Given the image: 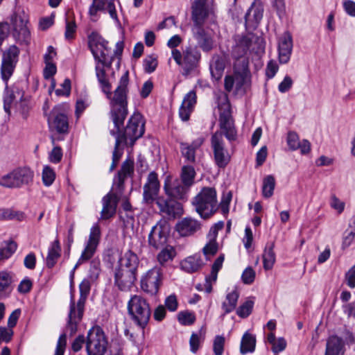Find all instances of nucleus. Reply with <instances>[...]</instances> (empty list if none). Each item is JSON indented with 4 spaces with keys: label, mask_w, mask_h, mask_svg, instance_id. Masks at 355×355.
Returning <instances> with one entry per match:
<instances>
[{
    "label": "nucleus",
    "mask_w": 355,
    "mask_h": 355,
    "mask_svg": "<svg viewBox=\"0 0 355 355\" xmlns=\"http://www.w3.org/2000/svg\"><path fill=\"white\" fill-rule=\"evenodd\" d=\"M129 72L126 71L121 77L118 86L114 91V96L110 102V115L114 125V129L110 130V134L115 139H123L122 143L126 144L129 141L130 145H134L135 141L142 137L144 133V121L139 113L134 114L128 120L124 130H121L128 115Z\"/></svg>",
    "instance_id": "1"
},
{
    "label": "nucleus",
    "mask_w": 355,
    "mask_h": 355,
    "mask_svg": "<svg viewBox=\"0 0 355 355\" xmlns=\"http://www.w3.org/2000/svg\"><path fill=\"white\" fill-rule=\"evenodd\" d=\"M143 198L147 204H152L155 201L159 211L168 218H175L182 214V206L178 200L163 196L157 197L159 191V182L157 174L152 171L147 178V182L144 185Z\"/></svg>",
    "instance_id": "2"
},
{
    "label": "nucleus",
    "mask_w": 355,
    "mask_h": 355,
    "mask_svg": "<svg viewBox=\"0 0 355 355\" xmlns=\"http://www.w3.org/2000/svg\"><path fill=\"white\" fill-rule=\"evenodd\" d=\"M255 36L253 34L236 35L232 47L231 56L234 60V70L236 76L241 79V85L245 84L250 77L249 70L250 48Z\"/></svg>",
    "instance_id": "3"
},
{
    "label": "nucleus",
    "mask_w": 355,
    "mask_h": 355,
    "mask_svg": "<svg viewBox=\"0 0 355 355\" xmlns=\"http://www.w3.org/2000/svg\"><path fill=\"white\" fill-rule=\"evenodd\" d=\"M107 43L98 33H92L89 36V46L95 60L97 62L96 64L103 65L106 68H110L115 56L119 59L117 62V66L119 67L120 56L124 47L123 42H116L114 52V55H110V50L107 46Z\"/></svg>",
    "instance_id": "4"
},
{
    "label": "nucleus",
    "mask_w": 355,
    "mask_h": 355,
    "mask_svg": "<svg viewBox=\"0 0 355 355\" xmlns=\"http://www.w3.org/2000/svg\"><path fill=\"white\" fill-rule=\"evenodd\" d=\"M192 204L202 218H209L218 209L216 189L213 187H203L195 196Z\"/></svg>",
    "instance_id": "5"
},
{
    "label": "nucleus",
    "mask_w": 355,
    "mask_h": 355,
    "mask_svg": "<svg viewBox=\"0 0 355 355\" xmlns=\"http://www.w3.org/2000/svg\"><path fill=\"white\" fill-rule=\"evenodd\" d=\"M128 311L133 322L141 329H144L151 314L146 300L137 295L132 296L128 303Z\"/></svg>",
    "instance_id": "6"
},
{
    "label": "nucleus",
    "mask_w": 355,
    "mask_h": 355,
    "mask_svg": "<svg viewBox=\"0 0 355 355\" xmlns=\"http://www.w3.org/2000/svg\"><path fill=\"white\" fill-rule=\"evenodd\" d=\"M172 58L183 70L182 75L188 76L198 67L201 54L196 47L186 46L181 53L178 49L172 50Z\"/></svg>",
    "instance_id": "7"
},
{
    "label": "nucleus",
    "mask_w": 355,
    "mask_h": 355,
    "mask_svg": "<svg viewBox=\"0 0 355 355\" xmlns=\"http://www.w3.org/2000/svg\"><path fill=\"white\" fill-rule=\"evenodd\" d=\"M34 172L29 167H18L0 177V186L9 188H21L33 182Z\"/></svg>",
    "instance_id": "8"
},
{
    "label": "nucleus",
    "mask_w": 355,
    "mask_h": 355,
    "mask_svg": "<svg viewBox=\"0 0 355 355\" xmlns=\"http://www.w3.org/2000/svg\"><path fill=\"white\" fill-rule=\"evenodd\" d=\"M107 338L99 326L91 328L86 337L85 349L87 355H105L107 347Z\"/></svg>",
    "instance_id": "9"
},
{
    "label": "nucleus",
    "mask_w": 355,
    "mask_h": 355,
    "mask_svg": "<svg viewBox=\"0 0 355 355\" xmlns=\"http://www.w3.org/2000/svg\"><path fill=\"white\" fill-rule=\"evenodd\" d=\"M101 237V230L98 223L94 224L90 229L88 240L82 254L78 260L76 264L71 272V278L73 279L75 270L83 262L90 259L95 254L97 247L98 246Z\"/></svg>",
    "instance_id": "10"
},
{
    "label": "nucleus",
    "mask_w": 355,
    "mask_h": 355,
    "mask_svg": "<svg viewBox=\"0 0 355 355\" xmlns=\"http://www.w3.org/2000/svg\"><path fill=\"white\" fill-rule=\"evenodd\" d=\"M219 126L222 132L225 137L230 141L236 139V130L234 126V120L231 114V107L229 103H225L219 105Z\"/></svg>",
    "instance_id": "11"
},
{
    "label": "nucleus",
    "mask_w": 355,
    "mask_h": 355,
    "mask_svg": "<svg viewBox=\"0 0 355 355\" xmlns=\"http://www.w3.org/2000/svg\"><path fill=\"white\" fill-rule=\"evenodd\" d=\"M19 49L15 45H11L6 49L2 55L1 75L6 83L12 75L19 60Z\"/></svg>",
    "instance_id": "12"
},
{
    "label": "nucleus",
    "mask_w": 355,
    "mask_h": 355,
    "mask_svg": "<svg viewBox=\"0 0 355 355\" xmlns=\"http://www.w3.org/2000/svg\"><path fill=\"white\" fill-rule=\"evenodd\" d=\"M162 268L155 266L142 275L140 281L141 288L150 295H156L162 284Z\"/></svg>",
    "instance_id": "13"
},
{
    "label": "nucleus",
    "mask_w": 355,
    "mask_h": 355,
    "mask_svg": "<svg viewBox=\"0 0 355 355\" xmlns=\"http://www.w3.org/2000/svg\"><path fill=\"white\" fill-rule=\"evenodd\" d=\"M27 23L28 17L24 11L16 12L10 17L13 37L21 43L28 42L30 38Z\"/></svg>",
    "instance_id": "14"
},
{
    "label": "nucleus",
    "mask_w": 355,
    "mask_h": 355,
    "mask_svg": "<svg viewBox=\"0 0 355 355\" xmlns=\"http://www.w3.org/2000/svg\"><path fill=\"white\" fill-rule=\"evenodd\" d=\"M211 146L213 150L216 164L219 168H225L230 161V155L225 148L222 132H214L211 138Z\"/></svg>",
    "instance_id": "15"
},
{
    "label": "nucleus",
    "mask_w": 355,
    "mask_h": 355,
    "mask_svg": "<svg viewBox=\"0 0 355 355\" xmlns=\"http://www.w3.org/2000/svg\"><path fill=\"white\" fill-rule=\"evenodd\" d=\"M87 297V295L80 294V297L76 304L72 298L71 300L69 320L67 327V329L69 331L70 335H73L77 331V325L82 320L83 315Z\"/></svg>",
    "instance_id": "16"
},
{
    "label": "nucleus",
    "mask_w": 355,
    "mask_h": 355,
    "mask_svg": "<svg viewBox=\"0 0 355 355\" xmlns=\"http://www.w3.org/2000/svg\"><path fill=\"white\" fill-rule=\"evenodd\" d=\"M164 190L168 198L176 200L187 201L190 188L178 179H175L173 182L168 180H166L164 182Z\"/></svg>",
    "instance_id": "17"
},
{
    "label": "nucleus",
    "mask_w": 355,
    "mask_h": 355,
    "mask_svg": "<svg viewBox=\"0 0 355 355\" xmlns=\"http://www.w3.org/2000/svg\"><path fill=\"white\" fill-rule=\"evenodd\" d=\"M137 273L119 266L114 269V284L122 291H129L137 280Z\"/></svg>",
    "instance_id": "18"
},
{
    "label": "nucleus",
    "mask_w": 355,
    "mask_h": 355,
    "mask_svg": "<svg viewBox=\"0 0 355 355\" xmlns=\"http://www.w3.org/2000/svg\"><path fill=\"white\" fill-rule=\"evenodd\" d=\"M48 123L50 129L55 130L58 133H66L68 131V118L62 111L60 105H57L52 110Z\"/></svg>",
    "instance_id": "19"
},
{
    "label": "nucleus",
    "mask_w": 355,
    "mask_h": 355,
    "mask_svg": "<svg viewBox=\"0 0 355 355\" xmlns=\"http://www.w3.org/2000/svg\"><path fill=\"white\" fill-rule=\"evenodd\" d=\"M293 37L288 31L284 32L277 41L278 60L280 64L289 62L293 51Z\"/></svg>",
    "instance_id": "20"
},
{
    "label": "nucleus",
    "mask_w": 355,
    "mask_h": 355,
    "mask_svg": "<svg viewBox=\"0 0 355 355\" xmlns=\"http://www.w3.org/2000/svg\"><path fill=\"white\" fill-rule=\"evenodd\" d=\"M167 238L168 231L166 227L157 223L152 227L148 234V244L150 247L157 250L166 243Z\"/></svg>",
    "instance_id": "21"
},
{
    "label": "nucleus",
    "mask_w": 355,
    "mask_h": 355,
    "mask_svg": "<svg viewBox=\"0 0 355 355\" xmlns=\"http://www.w3.org/2000/svg\"><path fill=\"white\" fill-rule=\"evenodd\" d=\"M119 196L114 194L113 191H110L102 198L103 208L101 211L100 219L107 220L112 218L116 211Z\"/></svg>",
    "instance_id": "22"
},
{
    "label": "nucleus",
    "mask_w": 355,
    "mask_h": 355,
    "mask_svg": "<svg viewBox=\"0 0 355 355\" xmlns=\"http://www.w3.org/2000/svg\"><path fill=\"white\" fill-rule=\"evenodd\" d=\"M207 0H194L191 6V18L195 27L202 26L208 17Z\"/></svg>",
    "instance_id": "23"
},
{
    "label": "nucleus",
    "mask_w": 355,
    "mask_h": 355,
    "mask_svg": "<svg viewBox=\"0 0 355 355\" xmlns=\"http://www.w3.org/2000/svg\"><path fill=\"white\" fill-rule=\"evenodd\" d=\"M139 259L136 253L128 250L121 255L118 260L117 266L128 269L137 273Z\"/></svg>",
    "instance_id": "24"
},
{
    "label": "nucleus",
    "mask_w": 355,
    "mask_h": 355,
    "mask_svg": "<svg viewBox=\"0 0 355 355\" xmlns=\"http://www.w3.org/2000/svg\"><path fill=\"white\" fill-rule=\"evenodd\" d=\"M227 61V55L223 54H215L210 61L209 69L211 74L216 80H219L223 74L225 65Z\"/></svg>",
    "instance_id": "25"
},
{
    "label": "nucleus",
    "mask_w": 355,
    "mask_h": 355,
    "mask_svg": "<svg viewBox=\"0 0 355 355\" xmlns=\"http://www.w3.org/2000/svg\"><path fill=\"white\" fill-rule=\"evenodd\" d=\"M193 31L200 48L205 52L210 51L214 48V40L211 35L202 26L194 27Z\"/></svg>",
    "instance_id": "26"
},
{
    "label": "nucleus",
    "mask_w": 355,
    "mask_h": 355,
    "mask_svg": "<svg viewBox=\"0 0 355 355\" xmlns=\"http://www.w3.org/2000/svg\"><path fill=\"white\" fill-rule=\"evenodd\" d=\"M196 103V94L193 90L190 91L184 98L179 110V116L182 121H187Z\"/></svg>",
    "instance_id": "27"
},
{
    "label": "nucleus",
    "mask_w": 355,
    "mask_h": 355,
    "mask_svg": "<svg viewBox=\"0 0 355 355\" xmlns=\"http://www.w3.org/2000/svg\"><path fill=\"white\" fill-rule=\"evenodd\" d=\"M263 7L260 2H254L245 15V24L257 26L263 17Z\"/></svg>",
    "instance_id": "28"
},
{
    "label": "nucleus",
    "mask_w": 355,
    "mask_h": 355,
    "mask_svg": "<svg viewBox=\"0 0 355 355\" xmlns=\"http://www.w3.org/2000/svg\"><path fill=\"white\" fill-rule=\"evenodd\" d=\"M105 68L106 67L96 64L95 67L96 76L102 92L105 94L107 97L111 101L114 96V93L112 94L111 92L112 85L107 77Z\"/></svg>",
    "instance_id": "29"
},
{
    "label": "nucleus",
    "mask_w": 355,
    "mask_h": 355,
    "mask_svg": "<svg viewBox=\"0 0 355 355\" xmlns=\"http://www.w3.org/2000/svg\"><path fill=\"white\" fill-rule=\"evenodd\" d=\"M200 228V224L195 219L185 218L176 225V230L182 236H189Z\"/></svg>",
    "instance_id": "30"
},
{
    "label": "nucleus",
    "mask_w": 355,
    "mask_h": 355,
    "mask_svg": "<svg viewBox=\"0 0 355 355\" xmlns=\"http://www.w3.org/2000/svg\"><path fill=\"white\" fill-rule=\"evenodd\" d=\"M202 143L203 139L200 138L193 141L191 144L181 143L180 150L183 157L187 162L194 163L196 162V150L200 147Z\"/></svg>",
    "instance_id": "31"
},
{
    "label": "nucleus",
    "mask_w": 355,
    "mask_h": 355,
    "mask_svg": "<svg viewBox=\"0 0 355 355\" xmlns=\"http://www.w3.org/2000/svg\"><path fill=\"white\" fill-rule=\"evenodd\" d=\"M23 97L24 92L21 90L17 87H12L9 89L6 86L3 96V108L5 112L10 114L11 104L17 98L21 101Z\"/></svg>",
    "instance_id": "32"
},
{
    "label": "nucleus",
    "mask_w": 355,
    "mask_h": 355,
    "mask_svg": "<svg viewBox=\"0 0 355 355\" xmlns=\"http://www.w3.org/2000/svg\"><path fill=\"white\" fill-rule=\"evenodd\" d=\"M204 265L201 257L198 254L190 256L181 261V268L189 273H192L198 271Z\"/></svg>",
    "instance_id": "33"
},
{
    "label": "nucleus",
    "mask_w": 355,
    "mask_h": 355,
    "mask_svg": "<svg viewBox=\"0 0 355 355\" xmlns=\"http://www.w3.org/2000/svg\"><path fill=\"white\" fill-rule=\"evenodd\" d=\"M256 347V338L254 335L245 332L241 338L240 345V353L245 355L247 353H252Z\"/></svg>",
    "instance_id": "34"
},
{
    "label": "nucleus",
    "mask_w": 355,
    "mask_h": 355,
    "mask_svg": "<svg viewBox=\"0 0 355 355\" xmlns=\"http://www.w3.org/2000/svg\"><path fill=\"white\" fill-rule=\"evenodd\" d=\"M342 348L343 340L337 336H331L327 341L324 355H340Z\"/></svg>",
    "instance_id": "35"
},
{
    "label": "nucleus",
    "mask_w": 355,
    "mask_h": 355,
    "mask_svg": "<svg viewBox=\"0 0 355 355\" xmlns=\"http://www.w3.org/2000/svg\"><path fill=\"white\" fill-rule=\"evenodd\" d=\"M61 248L58 240L54 241L49 250L46 257V266L52 268L57 262L58 259L60 256Z\"/></svg>",
    "instance_id": "36"
},
{
    "label": "nucleus",
    "mask_w": 355,
    "mask_h": 355,
    "mask_svg": "<svg viewBox=\"0 0 355 355\" xmlns=\"http://www.w3.org/2000/svg\"><path fill=\"white\" fill-rule=\"evenodd\" d=\"M275 243H268L263 254V268L266 270L272 269L275 262Z\"/></svg>",
    "instance_id": "37"
},
{
    "label": "nucleus",
    "mask_w": 355,
    "mask_h": 355,
    "mask_svg": "<svg viewBox=\"0 0 355 355\" xmlns=\"http://www.w3.org/2000/svg\"><path fill=\"white\" fill-rule=\"evenodd\" d=\"M11 283L12 277L11 275L6 272H0V299L8 296L11 292Z\"/></svg>",
    "instance_id": "38"
},
{
    "label": "nucleus",
    "mask_w": 355,
    "mask_h": 355,
    "mask_svg": "<svg viewBox=\"0 0 355 355\" xmlns=\"http://www.w3.org/2000/svg\"><path fill=\"white\" fill-rule=\"evenodd\" d=\"M239 297V295L236 291H233L226 295L225 300L222 303L224 315L232 312L236 309Z\"/></svg>",
    "instance_id": "39"
},
{
    "label": "nucleus",
    "mask_w": 355,
    "mask_h": 355,
    "mask_svg": "<svg viewBox=\"0 0 355 355\" xmlns=\"http://www.w3.org/2000/svg\"><path fill=\"white\" fill-rule=\"evenodd\" d=\"M196 173L194 168L190 165L183 166L180 173V181L189 188L193 184Z\"/></svg>",
    "instance_id": "40"
},
{
    "label": "nucleus",
    "mask_w": 355,
    "mask_h": 355,
    "mask_svg": "<svg viewBox=\"0 0 355 355\" xmlns=\"http://www.w3.org/2000/svg\"><path fill=\"white\" fill-rule=\"evenodd\" d=\"M17 243L12 241H4L0 244V260L7 259L17 250Z\"/></svg>",
    "instance_id": "41"
},
{
    "label": "nucleus",
    "mask_w": 355,
    "mask_h": 355,
    "mask_svg": "<svg viewBox=\"0 0 355 355\" xmlns=\"http://www.w3.org/2000/svg\"><path fill=\"white\" fill-rule=\"evenodd\" d=\"M355 236V216H353L349 222V227L345 231L343 241V248H348L353 242Z\"/></svg>",
    "instance_id": "42"
},
{
    "label": "nucleus",
    "mask_w": 355,
    "mask_h": 355,
    "mask_svg": "<svg viewBox=\"0 0 355 355\" xmlns=\"http://www.w3.org/2000/svg\"><path fill=\"white\" fill-rule=\"evenodd\" d=\"M205 340V333L202 329L197 333H192L189 339L190 350L195 354L200 347V344Z\"/></svg>",
    "instance_id": "43"
},
{
    "label": "nucleus",
    "mask_w": 355,
    "mask_h": 355,
    "mask_svg": "<svg viewBox=\"0 0 355 355\" xmlns=\"http://www.w3.org/2000/svg\"><path fill=\"white\" fill-rule=\"evenodd\" d=\"M223 261L224 255L220 254L214 262L210 275L206 277L207 283L211 284L216 281L218 272L222 268Z\"/></svg>",
    "instance_id": "44"
},
{
    "label": "nucleus",
    "mask_w": 355,
    "mask_h": 355,
    "mask_svg": "<svg viewBox=\"0 0 355 355\" xmlns=\"http://www.w3.org/2000/svg\"><path fill=\"white\" fill-rule=\"evenodd\" d=\"M275 187V180L272 175H267L263 180L262 193L263 197L270 198L272 196Z\"/></svg>",
    "instance_id": "45"
},
{
    "label": "nucleus",
    "mask_w": 355,
    "mask_h": 355,
    "mask_svg": "<svg viewBox=\"0 0 355 355\" xmlns=\"http://www.w3.org/2000/svg\"><path fill=\"white\" fill-rule=\"evenodd\" d=\"M25 214L22 211H15L11 209H1V220H23Z\"/></svg>",
    "instance_id": "46"
},
{
    "label": "nucleus",
    "mask_w": 355,
    "mask_h": 355,
    "mask_svg": "<svg viewBox=\"0 0 355 355\" xmlns=\"http://www.w3.org/2000/svg\"><path fill=\"white\" fill-rule=\"evenodd\" d=\"M133 173L134 162L132 160L128 159L123 162L121 170L118 172L117 175L127 178L131 176Z\"/></svg>",
    "instance_id": "47"
},
{
    "label": "nucleus",
    "mask_w": 355,
    "mask_h": 355,
    "mask_svg": "<svg viewBox=\"0 0 355 355\" xmlns=\"http://www.w3.org/2000/svg\"><path fill=\"white\" fill-rule=\"evenodd\" d=\"M218 250V245L215 239H209V242L202 248V252L207 259L214 256Z\"/></svg>",
    "instance_id": "48"
},
{
    "label": "nucleus",
    "mask_w": 355,
    "mask_h": 355,
    "mask_svg": "<svg viewBox=\"0 0 355 355\" xmlns=\"http://www.w3.org/2000/svg\"><path fill=\"white\" fill-rule=\"evenodd\" d=\"M175 255V252L172 247H167L163 249L157 255V260L164 265L168 261H171Z\"/></svg>",
    "instance_id": "49"
},
{
    "label": "nucleus",
    "mask_w": 355,
    "mask_h": 355,
    "mask_svg": "<svg viewBox=\"0 0 355 355\" xmlns=\"http://www.w3.org/2000/svg\"><path fill=\"white\" fill-rule=\"evenodd\" d=\"M101 262L99 259H93L90 262V267L89 270L88 279L91 282H95L98 278L101 272Z\"/></svg>",
    "instance_id": "50"
},
{
    "label": "nucleus",
    "mask_w": 355,
    "mask_h": 355,
    "mask_svg": "<svg viewBox=\"0 0 355 355\" xmlns=\"http://www.w3.org/2000/svg\"><path fill=\"white\" fill-rule=\"evenodd\" d=\"M178 319L182 325H191L196 321V316L192 312L188 311H181L178 315Z\"/></svg>",
    "instance_id": "51"
},
{
    "label": "nucleus",
    "mask_w": 355,
    "mask_h": 355,
    "mask_svg": "<svg viewBox=\"0 0 355 355\" xmlns=\"http://www.w3.org/2000/svg\"><path fill=\"white\" fill-rule=\"evenodd\" d=\"M55 173L54 171L49 166L44 167L42 171V181L45 186L49 187L54 182Z\"/></svg>",
    "instance_id": "52"
},
{
    "label": "nucleus",
    "mask_w": 355,
    "mask_h": 355,
    "mask_svg": "<svg viewBox=\"0 0 355 355\" xmlns=\"http://www.w3.org/2000/svg\"><path fill=\"white\" fill-rule=\"evenodd\" d=\"M225 338L223 336H216L213 341V352L214 355H223L225 348Z\"/></svg>",
    "instance_id": "53"
},
{
    "label": "nucleus",
    "mask_w": 355,
    "mask_h": 355,
    "mask_svg": "<svg viewBox=\"0 0 355 355\" xmlns=\"http://www.w3.org/2000/svg\"><path fill=\"white\" fill-rule=\"evenodd\" d=\"M254 302L251 300L245 302L236 311L237 315L243 318H247L252 312Z\"/></svg>",
    "instance_id": "54"
},
{
    "label": "nucleus",
    "mask_w": 355,
    "mask_h": 355,
    "mask_svg": "<svg viewBox=\"0 0 355 355\" xmlns=\"http://www.w3.org/2000/svg\"><path fill=\"white\" fill-rule=\"evenodd\" d=\"M300 139L297 134L295 132H289L287 135V144L291 150L299 148Z\"/></svg>",
    "instance_id": "55"
},
{
    "label": "nucleus",
    "mask_w": 355,
    "mask_h": 355,
    "mask_svg": "<svg viewBox=\"0 0 355 355\" xmlns=\"http://www.w3.org/2000/svg\"><path fill=\"white\" fill-rule=\"evenodd\" d=\"M345 282L350 288H355V265L346 272Z\"/></svg>",
    "instance_id": "56"
},
{
    "label": "nucleus",
    "mask_w": 355,
    "mask_h": 355,
    "mask_svg": "<svg viewBox=\"0 0 355 355\" xmlns=\"http://www.w3.org/2000/svg\"><path fill=\"white\" fill-rule=\"evenodd\" d=\"M67 345V335L66 334H62L60 336L56 349L55 352V355H64L65 348Z\"/></svg>",
    "instance_id": "57"
},
{
    "label": "nucleus",
    "mask_w": 355,
    "mask_h": 355,
    "mask_svg": "<svg viewBox=\"0 0 355 355\" xmlns=\"http://www.w3.org/2000/svg\"><path fill=\"white\" fill-rule=\"evenodd\" d=\"M255 278V272L251 267H248L243 272L241 279L244 284H252Z\"/></svg>",
    "instance_id": "58"
},
{
    "label": "nucleus",
    "mask_w": 355,
    "mask_h": 355,
    "mask_svg": "<svg viewBox=\"0 0 355 355\" xmlns=\"http://www.w3.org/2000/svg\"><path fill=\"white\" fill-rule=\"evenodd\" d=\"M61 89H57L55 91V93L57 96H69L70 94L71 91V81L69 79L67 78L64 80L63 83L61 85Z\"/></svg>",
    "instance_id": "59"
},
{
    "label": "nucleus",
    "mask_w": 355,
    "mask_h": 355,
    "mask_svg": "<svg viewBox=\"0 0 355 355\" xmlns=\"http://www.w3.org/2000/svg\"><path fill=\"white\" fill-rule=\"evenodd\" d=\"M144 66L145 71L148 73H152L153 72L157 66V61L156 58L149 56L147 58H146L144 61Z\"/></svg>",
    "instance_id": "60"
},
{
    "label": "nucleus",
    "mask_w": 355,
    "mask_h": 355,
    "mask_svg": "<svg viewBox=\"0 0 355 355\" xmlns=\"http://www.w3.org/2000/svg\"><path fill=\"white\" fill-rule=\"evenodd\" d=\"M279 67L275 61L270 60L266 69V76L268 78H272L277 72Z\"/></svg>",
    "instance_id": "61"
},
{
    "label": "nucleus",
    "mask_w": 355,
    "mask_h": 355,
    "mask_svg": "<svg viewBox=\"0 0 355 355\" xmlns=\"http://www.w3.org/2000/svg\"><path fill=\"white\" fill-rule=\"evenodd\" d=\"M76 31V25L74 21H69L66 19V30H65V37L67 40L73 37L74 33Z\"/></svg>",
    "instance_id": "62"
},
{
    "label": "nucleus",
    "mask_w": 355,
    "mask_h": 355,
    "mask_svg": "<svg viewBox=\"0 0 355 355\" xmlns=\"http://www.w3.org/2000/svg\"><path fill=\"white\" fill-rule=\"evenodd\" d=\"M165 306L170 311H175L178 309V303L175 295H170L165 300Z\"/></svg>",
    "instance_id": "63"
},
{
    "label": "nucleus",
    "mask_w": 355,
    "mask_h": 355,
    "mask_svg": "<svg viewBox=\"0 0 355 355\" xmlns=\"http://www.w3.org/2000/svg\"><path fill=\"white\" fill-rule=\"evenodd\" d=\"M287 343L284 338H279L272 345V351L275 354H278L284 351L286 347Z\"/></svg>",
    "instance_id": "64"
}]
</instances>
